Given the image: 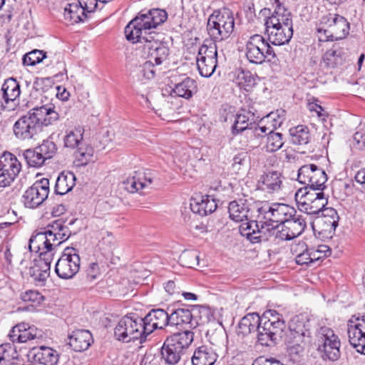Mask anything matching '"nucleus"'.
<instances>
[{"mask_svg":"<svg viewBox=\"0 0 365 365\" xmlns=\"http://www.w3.org/2000/svg\"><path fill=\"white\" fill-rule=\"evenodd\" d=\"M59 118L53 104L36 107L21 116L13 125V134L23 142L36 140L43 131V125L52 124Z\"/></svg>","mask_w":365,"mask_h":365,"instance_id":"f257e3e1","label":"nucleus"},{"mask_svg":"<svg viewBox=\"0 0 365 365\" xmlns=\"http://www.w3.org/2000/svg\"><path fill=\"white\" fill-rule=\"evenodd\" d=\"M269 1L274 11L266 17L264 22L268 41L275 46L288 43L293 36L292 14L282 5L281 0Z\"/></svg>","mask_w":365,"mask_h":365,"instance_id":"f03ea898","label":"nucleus"},{"mask_svg":"<svg viewBox=\"0 0 365 365\" xmlns=\"http://www.w3.org/2000/svg\"><path fill=\"white\" fill-rule=\"evenodd\" d=\"M310 322L300 316H295L289 323L286 337L288 351L291 355H300L312 341Z\"/></svg>","mask_w":365,"mask_h":365,"instance_id":"7ed1b4c3","label":"nucleus"},{"mask_svg":"<svg viewBox=\"0 0 365 365\" xmlns=\"http://www.w3.org/2000/svg\"><path fill=\"white\" fill-rule=\"evenodd\" d=\"M285 328L282 314L275 310H267L261 317L259 334H257V341L262 346L275 344L278 339L283 337Z\"/></svg>","mask_w":365,"mask_h":365,"instance_id":"20e7f679","label":"nucleus"},{"mask_svg":"<svg viewBox=\"0 0 365 365\" xmlns=\"http://www.w3.org/2000/svg\"><path fill=\"white\" fill-rule=\"evenodd\" d=\"M194 339V333L175 332L166 338L161 347V358L168 365H175L181 359Z\"/></svg>","mask_w":365,"mask_h":365,"instance_id":"39448f33","label":"nucleus"},{"mask_svg":"<svg viewBox=\"0 0 365 365\" xmlns=\"http://www.w3.org/2000/svg\"><path fill=\"white\" fill-rule=\"evenodd\" d=\"M234 29L235 18L232 11L229 9L215 10L208 17L206 29L215 43L229 38Z\"/></svg>","mask_w":365,"mask_h":365,"instance_id":"423d86ee","label":"nucleus"},{"mask_svg":"<svg viewBox=\"0 0 365 365\" xmlns=\"http://www.w3.org/2000/svg\"><path fill=\"white\" fill-rule=\"evenodd\" d=\"M114 335L116 339L123 342L139 339L142 343L145 341L148 334L143 319L136 314H130L124 316L118 322L115 327Z\"/></svg>","mask_w":365,"mask_h":365,"instance_id":"0eeeda50","label":"nucleus"},{"mask_svg":"<svg viewBox=\"0 0 365 365\" xmlns=\"http://www.w3.org/2000/svg\"><path fill=\"white\" fill-rule=\"evenodd\" d=\"M294 198L299 211L309 215L319 217L320 213L328 203V197L323 190L299 188L295 193Z\"/></svg>","mask_w":365,"mask_h":365,"instance_id":"6e6552de","label":"nucleus"},{"mask_svg":"<svg viewBox=\"0 0 365 365\" xmlns=\"http://www.w3.org/2000/svg\"><path fill=\"white\" fill-rule=\"evenodd\" d=\"M245 47L246 57L252 63L261 64L265 61H271L276 58L273 48L262 35L254 34L250 36Z\"/></svg>","mask_w":365,"mask_h":365,"instance_id":"1a4fd4ad","label":"nucleus"},{"mask_svg":"<svg viewBox=\"0 0 365 365\" xmlns=\"http://www.w3.org/2000/svg\"><path fill=\"white\" fill-rule=\"evenodd\" d=\"M297 180L304 184L303 188L314 190H323L327 181L325 171L314 164H308L302 166L298 170Z\"/></svg>","mask_w":365,"mask_h":365,"instance_id":"9d476101","label":"nucleus"},{"mask_svg":"<svg viewBox=\"0 0 365 365\" xmlns=\"http://www.w3.org/2000/svg\"><path fill=\"white\" fill-rule=\"evenodd\" d=\"M80 262L78 250L68 247L56 263L55 271L60 278L71 279L79 271Z\"/></svg>","mask_w":365,"mask_h":365,"instance_id":"9b49d317","label":"nucleus"},{"mask_svg":"<svg viewBox=\"0 0 365 365\" xmlns=\"http://www.w3.org/2000/svg\"><path fill=\"white\" fill-rule=\"evenodd\" d=\"M217 64V47L215 43L202 44L198 49L197 66L202 77H210Z\"/></svg>","mask_w":365,"mask_h":365,"instance_id":"f8f14e48","label":"nucleus"},{"mask_svg":"<svg viewBox=\"0 0 365 365\" xmlns=\"http://www.w3.org/2000/svg\"><path fill=\"white\" fill-rule=\"evenodd\" d=\"M48 193L49 180L42 178L26 189L22 196V202L27 208H37L47 199Z\"/></svg>","mask_w":365,"mask_h":365,"instance_id":"ddd939ff","label":"nucleus"},{"mask_svg":"<svg viewBox=\"0 0 365 365\" xmlns=\"http://www.w3.org/2000/svg\"><path fill=\"white\" fill-rule=\"evenodd\" d=\"M21 170V164L17 158L9 152H4L0 157V187L9 186Z\"/></svg>","mask_w":365,"mask_h":365,"instance_id":"4468645a","label":"nucleus"},{"mask_svg":"<svg viewBox=\"0 0 365 365\" xmlns=\"http://www.w3.org/2000/svg\"><path fill=\"white\" fill-rule=\"evenodd\" d=\"M354 317L347 323L349 341L358 352L365 355V314L361 317Z\"/></svg>","mask_w":365,"mask_h":365,"instance_id":"2eb2a0df","label":"nucleus"},{"mask_svg":"<svg viewBox=\"0 0 365 365\" xmlns=\"http://www.w3.org/2000/svg\"><path fill=\"white\" fill-rule=\"evenodd\" d=\"M257 212L263 215V218L268 223H277V225L284 224L286 221L292 217L296 212V210L285 204H274L272 206L264 205L257 208Z\"/></svg>","mask_w":365,"mask_h":365,"instance_id":"dca6fc26","label":"nucleus"},{"mask_svg":"<svg viewBox=\"0 0 365 365\" xmlns=\"http://www.w3.org/2000/svg\"><path fill=\"white\" fill-rule=\"evenodd\" d=\"M153 29L150 10L146 13L140 12L125 28V34L128 41L139 39L140 34Z\"/></svg>","mask_w":365,"mask_h":365,"instance_id":"f3484780","label":"nucleus"},{"mask_svg":"<svg viewBox=\"0 0 365 365\" xmlns=\"http://www.w3.org/2000/svg\"><path fill=\"white\" fill-rule=\"evenodd\" d=\"M170 311V309H168ZM170 327L175 326L181 329L180 331H187L198 326V322L194 318L193 313L188 309L179 308L171 309L170 313Z\"/></svg>","mask_w":365,"mask_h":365,"instance_id":"a211bd4d","label":"nucleus"},{"mask_svg":"<svg viewBox=\"0 0 365 365\" xmlns=\"http://www.w3.org/2000/svg\"><path fill=\"white\" fill-rule=\"evenodd\" d=\"M261 227H259L257 220H248L245 222H242L240 225L239 230L240 234L249 240L252 243L259 242L264 238L263 235H265L267 230H269L270 224L267 222H262Z\"/></svg>","mask_w":365,"mask_h":365,"instance_id":"6ab92c4d","label":"nucleus"},{"mask_svg":"<svg viewBox=\"0 0 365 365\" xmlns=\"http://www.w3.org/2000/svg\"><path fill=\"white\" fill-rule=\"evenodd\" d=\"M1 91L4 102V104L1 103V106L9 110H14L18 105L16 100L21 94L20 83L14 78H9L4 81Z\"/></svg>","mask_w":365,"mask_h":365,"instance_id":"aec40b11","label":"nucleus"},{"mask_svg":"<svg viewBox=\"0 0 365 365\" xmlns=\"http://www.w3.org/2000/svg\"><path fill=\"white\" fill-rule=\"evenodd\" d=\"M29 248L31 252L36 253L54 255L55 245H53L52 239L48 236V230L47 227L43 228L42 231L37 232L33 235L29 244Z\"/></svg>","mask_w":365,"mask_h":365,"instance_id":"412c9836","label":"nucleus"},{"mask_svg":"<svg viewBox=\"0 0 365 365\" xmlns=\"http://www.w3.org/2000/svg\"><path fill=\"white\" fill-rule=\"evenodd\" d=\"M143 319L148 335L155 329H163L166 326H170V313L163 309H153Z\"/></svg>","mask_w":365,"mask_h":365,"instance_id":"4be33fe9","label":"nucleus"},{"mask_svg":"<svg viewBox=\"0 0 365 365\" xmlns=\"http://www.w3.org/2000/svg\"><path fill=\"white\" fill-rule=\"evenodd\" d=\"M252 205L247 200L240 199L230 202L228 212L231 220L235 222H243L253 217Z\"/></svg>","mask_w":365,"mask_h":365,"instance_id":"5701e85b","label":"nucleus"},{"mask_svg":"<svg viewBox=\"0 0 365 365\" xmlns=\"http://www.w3.org/2000/svg\"><path fill=\"white\" fill-rule=\"evenodd\" d=\"M29 356L34 362L41 365H56L59 360V354L57 351L45 346L32 348Z\"/></svg>","mask_w":365,"mask_h":365,"instance_id":"b1692460","label":"nucleus"},{"mask_svg":"<svg viewBox=\"0 0 365 365\" xmlns=\"http://www.w3.org/2000/svg\"><path fill=\"white\" fill-rule=\"evenodd\" d=\"M252 109V108L248 110L242 108L236 115L234 124L231 128L233 135H237L244 130L251 128V126L255 124L256 121L259 118V116H256Z\"/></svg>","mask_w":365,"mask_h":365,"instance_id":"393cba45","label":"nucleus"},{"mask_svg":"<svg viewBox=\"0 0 365 365\" xmlns=\"http://www.w3.org/2000/svg\"><path fill=\"white\" fill-rule=\"evenodd\" d=\"M279 171H268L261 175L258 180V187L267 192H275L281 190L284 180Z\"/></svg>","mask_w":365,"mask_h":365,"instance_id":"a878e982","label":"nucleus"},{"mask_svg":"<svg viewBox=\"0 0 365 365\" xmlns=\"http://www.w3.org/2000/svg\"><path fill=\"white\" fill-rule=\"evenodd\" d=\"M68 344L75 351H83L93 341L91 333L86 329H77L68 336Z\"/></svg>","mask_w":365,"mask_h":365,"instance_id":"bb28decb","label":"nucleus"},{"mask_svg":"<svg viewBox=\"0 0 365 365\" xmlns=\"http://www.w3.org/2000/svg\"><path fill=\"white\" fill-rule=\"evenodd\" d=\"M48 236L52 239L55 247L59 246L62 242L66 241L71 236V232L64 225L63 222L58 220L47 225Z\"/></svg>","mask_w":365,"mask_h":365,"instance_id":"cd10ccee","label":"nucleus"},{"mask_svg":"<svg viewBox=\"0 0 365 365\" xmlns=\"http://www.w3.org/2000/svg\"><path fill=\"white\" fill-rule=\"evenodd\" d=\"M218 358L216 351L210 346L197 347L192 357V365H213Z\"/></svg>","mask_w":365,"mask_h":365,"instance_id":"c85d7f7f","label":"nucleus"},{"mask_svg":"<svg viewBox=\"0 0 365 365\" xmlns=\"http://www.w3.org/2000/svg\"><path fill=\"white\" fill-rule=\"evenodd\" d=\"M217 207V204L215 198L210 195L201 196L200 200L195 198L190 203L192 211L202 216L212 213Z\"/></svg>","mask_w":365,"mask_h":365,"instance_id":"c756f323","label":"nucleus"},{"mask_svg":"<svg viewBox=\"0 0 365 365\" xmlns=\"http://www.w3.org/2000/svg\"><path fill=\"white\" fill-rule=\"evenodd\" d=\"M350 25L347 20L341 15H336L335 20L330 29L327 32L329 33V37L334 38L335 41L344 38L349 33ZM326 33V31H324ZM322 39H327L328 36H325Z\"/></svg>","mask_w":365,"mask_h":365,"instance_id":"7c9ffc66","label":"nucleus"},{"mask_svg":"<svg viewBox=\"0 0 365 365\" xmlns=\"http://www.w3.org/2000/svg\"><path fill=\"white\" fill-rule=\"evenodd\" d=\"M261 322V317L257 313H250L241 319L238 324V332L243 336H247L252 332L257 331L259 334V328Z\"/></svg>","mask_w":365,"mask_h":365,"instance_id":"2f4dec72","label":"nucleus"},{"mask_svg":"<svg viewBox=\"0 0 365 365\" xmlns=\"http://www.w3.org/2000/svg\"><path fill=\"white\" fill-rule=\"evenodd\" d=\"M197 91V87L195 81L190 77H186L181 82L175 85L171 90V95L174 93L176 96L189 99Z\"/></svg>","mask_w":365,"mask_h":365,"instance_id":"473e14b6","label":"nucleus"},{"mask_svg":"<svg viewBox=\"0 0 365 365\" xmlns=\"http://www.w3.org/2000/svg\"><path fill=\"white\" fill-rule=\"evenodd\" d=\"M76 176L71 172H62L56 179L54 191L56 195H63L69 192L75 185Z\"/></svg>","mask_w":365,"mask_h":365,"instance_id":"72a5a7b5","label":"nucleus"},{"mask_svg":"<svg viewBox=\"0 0 365 365\" xmlns=\"http://www.w3.org/2000/svg\"><path fill=\"white\" fill-rule=\"evenodd\" d=\"M63 16L71 24L83 21L87 18V14L78 2L68 4L64 8Z\"/></svg>","mask_w":365,"mask_h":365,"instance_id":"f704fd0d","label":"nucleus"},{"mask_svg":"<svg viewBox=\"0 0 365 365\" xmlns=\"http://www.w3.org/2000/svg\"><path fill=\"white\" fill-rule=\"evenodd\" d=\"M154 45H151V48L146 50L148 56L154 61L155 65H161L165 61L169 56L170 49L165 42H163L160 44L153 43Z\"/></svg>","mask_w":365,"mask_h":365,"instance_id":"c9c22d12","label":"nucleus"},{"mask_svg":"<svg viewBox=\"0 0 365 365\" xmlns=\"http://www.w3.org/2000/svg\"><path fill=\"white\" fill-rule=\"evenodd\" d=\"M321 222L324 225L323 230L331 233L339 225V216L336 210L332 207H327L320 213Z\"/></svg>","mask_w":365,"mask_h":365,"instance_id":"e433bc0d","label":"nucleus"},{"mask_svg":"<svg viewBox=\"0 0 365 365\" xmlns=\"http://www.w3.org/2000/svg\"><path fill=\"white\" fill-rule=\"evenodd\" d=\"M291 142L294 145H305L310 143L312 136L309 129L304 125H299L289 129Z\"/></svg>","mask_w":365,"mask_h":365,"instance_id":"4c0bfd02","label":"nucleus"},{"mask_svg":"<svg viewBox=\"0 0 365 365\" xmlns=\"http://www.w3.org/2000/svg\"><path fill=\"white\" fill-rule=\"evenodd\" d=\"M292 215L286 221L284 225L288 229V232L291 233L292 237L295 238L304 231L307 227V221L302 215H298L297 212Z\"/></svg>","mask_w":365,"mask_h":365,"instance_id":"58836bf2","label":"nucleus"},{"mask_svg":"<svg viewBox=\"0 0 365 365\" xmlns=\"http://www.w3.org/2000/svg\"><path fill=\"white\" fill-rule=\"evenodd\" d=\"M317 349L323 348L324 343L326 342V346H329L332 343H336V345H341L340 340L334 331L327 327H322L317 332Z\"/></svg>","mask_w":365,"mask_h":365,"instance_id":"ea45409f","label":"nucleus"},{"mask_svg":"<svg viewBox=\"0 0 365 365\" xmlns=\"http://www.w3.org/2000/svg\"><path fill=\"white\" fill-rule=\"evenodd\" d=\"M235 81L240 88L249 91L256 84V75L248 70L238 68L235 70Z\"/></svg>","mask_w":365,"mask_h":365,"instance_id":"a19ab883","label":"nucleus"},{"mask_svg":"<svg viewBox=\"0 0 365 365\" xmlns=\"http://www.w3.org/2000/svg\"><path fill=\"white\" fill-rule=\"evenodd\" d=\"M342 48L338 44H334L322 56L323 62L327 68H335L342 62Z\"/></svg>","mask_w":365,"mask_h":365,"instance_id":"79ce46f5","label":"nucleus"},{"mask_svg":"<svg viewBox=\"0 0 365 365\" xmlns=\"http://www.w3.org/2000/svg\"><path fill=\"white\" fill-rule=\"evenodd\" d=\"M83 129L81 127L75 128L66 132L64 137V145L70 148H77L82 144L83 141Z\"/></svg>","mask_w":365,"mask_h":365,"instance_id":"37998d69","label":"nucleus"},{"mask_svg":"<svg viewBox=\"0 0 365 365\" xmlns=\"http://www.w3.org/2000/svg\"><path fill=\"white\" fill-rule=\"evenodd\" d=\"M74 155L77 165L85 166L92 160L93 149L92 147L83 143L77 148Z\"/></svg>","mask_w":365,"mask_h":365,"instance_id":"c03bdc74","label":"nucleus"},{"mask_svg":"<svg viewBox=\"0 0 365 365\" xmlns=\"http://www.w3.org/2000/svg\"><path fill=\"white\" fill-rule=\"evenodd\" d=\"M24 158L29 167L39 168L42 166L46 159L43 158L37 147L34 149H27L23 153Z\"/></svg>","mask_w":365,"mask_h":365,"instance_id":"a18cd8bd","label":"nucleus"},{"mask_svg":"<svg viewBox=\"0 0 365 365\" xmlns=\"http://www.w3.org/2000/svg\"><path fill=\"white\" fill-rule=\"evenodd\" d=\"M324 344L323 348L317 349L322 359L324 361L329 360L331 361L338 360L341 355L339 349L341 345L332 343V345L327 347L326 342Z\"/></svg>","mask_w":365,"mask_h":365,"instance_id":"49530a36","label":"nucleus"},{"mask_svg":"<svg viewBox=\"0 0 365 365\" xmlns=\"http://www.w3.org/2000/svg\"><path fill=\"white\" fill-rule=\"evenodd\" d=\"M267 232H269L270 235L274 237L275 240H277V243H279L280 241L291 240L294 239V237H292L291 233L288 232V229H287L284 224L276 225L270 224L269 230H267Z\"/></svg>","mask_w":365,"mask_h":365,"instance_id":"de8ad7c7","label":"nucleus"},{"mask_svg":"<svg viewBox=\"0 0 365 365\" xmlns=\"http://www.w3.org/2000/svg\"><path fill=\"white\" fill-rule=\"evenodd\" d=\"M284 144L282 134L275 133L272 130L269 131L267 136L266 150L269 153H274L279 150Z\"/></svg>","mask_w":365,"mask_h":365,"instance_id":"09e8293b","label":"nucleus"},{"mask_svg":"<svg viewBox=\"0 0 365 365\" xmlns=\"http://www.w3.org/2000/svg\"><path fill=\"white\" fill-rule=\"evenodd\" d=\"M53 254H40L38 255V259H35L34 261L36 262V265L40 269V272L42 273L43 277H45L46 279L49 277L50 274V269H51V263L53 258Z\"/></svg>","mask_w":365,"mask_h":365,"instance_id":"8fccbe9b","label":"nucleus"},{"mask_svg":"<svg viewBox=\"0 0 365 365\" xmlns=\"http://www.w3.org/2000/svg\"><path fill=\"white\" fill-rule=\"evenodd\" d=\"M21 334L18 335L19 343H25L28 341L42 338V331L34 327H26V324H21Z\"/></svg>","mask_w":365,"mask_h":365,"instance_id":"3c124183","label":"nucleus"},{"mask_svg":"<svg viewBox=\"0 0 365 365\" xmlns=\"http://www.w3.org/2000/svg\"><path fill=\"white\" fill-rule=\"evenodd\" d=\"M142 33L140 34V37L138 38L139 39H135L134 41H130L133 43H140L142 44L143 49L144 51V53H146V50L149 49V47L151 48V45H154L153 43H156L158 44H160L163 43V41H160L157 37L158 36V34L156 33H145L144 32L145 35Z\"/></svg>","mask_w":365,"mask_h":365,"instance_id":"603ef678","label":"nucleus"},{"mask_svg":"<svg viewBox=\"0 0 365 365\" xmlns=\"http://www.w3.org/2000/svg\"><path fill=\"white\" fill-rule=\"evenodd\" d=\"M37 148L46 160L51 159L58 150L56 144L49 138L43 140L42 143L37 146Z\"/></svg>","mask_w":365,"mask_h":365,"instance_id":"864d4df0","label":"nucleus"},{"mask_svg":"<svg viewBox=\"0 0 365 365\" xmlns=\"http://www.w3.org/2000/svg\"><path fill=\"white\" fill-rule=\"evenodd\" d=\"M46 57V53L40 50H33L26 53L22 58L24 66H35L41 62Z\"/></svg>","mask_w":365,"mask_h":365,"instance_id":"5fc2aeb1","label":"nucleus"},{"mask_svg":"<svg viewBox=\"0 0 365 365\" xmlns=\"http://www.w3.org/2000/svg\"><path fill=\"white\" fill-rule=\"evenodd\" d=\"M21 299L31 306H38L44 300V297L37 290L29 289L21 294Z\"/></svg>","mask_w":365,"mask_h":365,"instance_id":"6e6d98bb","label":"nucleus"},{"mask_svg":"<svg viewBox=\"0 0 365 365\" xmlns=\"http://www.w3.org/2000/svg\"><path fill=\"white\" fill-rule=\"evenodd\" d=\"M194 318L198 322V325L207 324L213 318L211 310L207 307L200 306L194 309Z\"/></svg>","mask_w":365,"mask_h":365,"instance_id":"4d7b16f0","label":"nucleus"},{"mask_svg":"<svg viewBox=\"0 0 365 365\" xmlns=\"http://www.w3.org/2000/svg\"><path fill=\"white\" fill-rule=\"evenodd\" d=\"M99 248L105 252L111 253L115 247V237L111 232H106L98 243Z\"/></svg>","mask_w":365,"mask_h":365,"instance_id":"13d9d810","label":"nucleus"},{"mask_svg":"<svg viewBox=\"0 0 365 365\" xmlns=\"http://www.w3.org/2000/svg\"><path fill=\"white\" fill-rule=\"evenodd\" d=\"M125 189L129 192L134 193L146 187L145 182L140 177L133 176L124 181Z\"/></svg>","mask_w":365,"mask_h":365,"instance_id":"bf43d9fd","label":"nucleus"},{"mask_svg":"<svg viewBox=\"0 0 365 365\" xmlns=\"http://www.w3.org/2000/svg\"><path fill=\"white\" fill-rule=\"evenodd\" d=\"M182 266L192 268L198 264V255L194 252H184L180 257Z\"/></svg>","mask_w":365,"mask_h":365,"instance_id":"052dcab7","label":"nucleus"},{"mask_svg":"<svg viewBox=\"0 0 365 365\" xmlns=\"http://www.w3.org/2000/svg\"><path fill=\"white\" fill-rule=\"evenodd\" d=\"M26 275L30 276L36 284L43 285L46 280L45 277H43L42 273L34 261H33V264L29 267Z\"/></svg>","mask_w":365,"mask_h":365,"instance_id":"680f3d73","label":"nucleus"},{"mask_svg":"<svg viewBox=\"0 0 365 365\" xmlns=\"http://www.w3.org/2000/svg\"><path fill=\"white\" fill-rule=\"evenodd\" d=\"M155 65L151 60L145 61L140 66V73L145 79H153L155 76Z\"/></svg>","mask_w":365,"mask_h":365,"instance_id":"e2e57ef3","label":"nucleus"},{"mask_svg":"<svg viewBox=\"0 0 365 365\" xmlns=\"http://www.w3.org/2000/svg\"><path fill=\"white\" fill-rule=\"evenodd\" d=\"M150 15L153 19V28H156L158 25L163 24L168 19L167 12L164 9H150Z\"/></svg>","mask_w":365,"mask_h":365,"instance_id":"0e129e2a","label":"nucleus"},{"mask_svg":"<svg viewBox=\"0 0 365 365\" xmlns=\"http://www.w3.org/2000/svg\"><path fill=\"white\" fill-rule=\"evenodd\" d=\"M86 13L93 12L98 6V0H78Z\"/></svg>","mask_w":365,"mask_h":365,"instance_id":"69168bd1","label":"nucleus"},{"mask_svg":"<svg viewBox=\"0 0 365 365\" xmlns=\"http://www.w3.org/2000/svg\"><path fill=\"white\" fill-rule=\"evenodd\" d=\"M336 14L327 13L322 16L320 19L319 27H324L327 29H330L335 20V17H336Z\"/></svg>","mask_w":365,"mask_h":365,"instance_id":"338daca9","label":"nucleus"},{"mask_svg":"<svg viewBox=\"0 0 365 365\" xmlns=\"http://www.w3.org/2000/svg\"><path fill=\"white\" fill-rule=\"evenodd\" d=\"M310 254L309 252V249L306 248L302 252L298 254L296 256V262L298 264H312Z\"/></svg>","mask_w":365,"mask_h":365,"instance_id":"774afa93","label":"nucleus"}]
</instances>
